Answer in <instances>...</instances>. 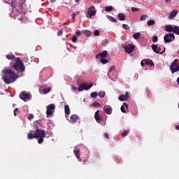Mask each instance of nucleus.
<instances>
[{"mask_svg":"<svg viewBox=\"0 0 179 179\" xmlns=\"http://www.w3.org/2000/svg\"><path fill=\"white\" fill-rule=\"evenodd\" d=\"M2 73H3L2 79L7 85L15 82L18 78V75L11 69H4L2 71Z\"/></svg>","mask_w":179,"mask_h":179,"instance_id":"f257e3e1","label":"nucleus"},{"mask_svg":"<svg viewBox=\"0 0 179 179\" xmlns=\"http://www.w3.org/2000/svg\"><path fill=\"white\" fill-rule=\"evenodd\" d=\"M46 133L44 130L36 129L35 131H30L27 134V138L31 140L33 138H38V143L42 144L44 141V138L45 137Z\"/></svg>","mask_w":179,"mask_h":179,"instance_id":"f03ea898","label":"nucleus"},{"mask_svg":"<svg viewBox=\"0 0 179 179\" xmlns=\"http://www.w3.org/2000/svg\"><path fill=\"white\" fill-rule=\"evenodd\" d=\"M17 72L24 73L25 71V66L20 57H16L15 63L11 66Z\"/></svg>","mask_w":179,"mask_h":179,"instance_id":"7ed1b4c3","label":"nucleus"},{"mask_svg":"<svg viewBox=\"0 0 179 179\" xmlns=\"http://www.w3.org/2000/svg\"><path fill=\"white\" fill-rule=\"evenodd\" d=\"M169 69L172 74H174L175 73L178 72L179 71V60L177 59H175L173 62L171 63V66H169Z\"/></svg>","mask_w":179,"mask_h":179,"instance_id":"20e7f679","label":"nucleus"},{"mask_svg":"<svg viewBox=\"0 0 179 179\" xmlns=\"http://www.w3.org/2000/svg\"><path fill=\"white\" fill-rule=\"evenodd\" d=\"M24 3H25V0H13L12 6L17 10H20V9H22Z\"/></svg>","mask_w":179,"mask_h":179,"instance_id":"39448f33","label":"nucleus"},{"mask_svg":"<svg viewBox=\"0 0 179 179\" xmlns=\"http://www.w3.org/2000/svg\"><path fill=\"white\" fill-rule=\"evenodd\" d=\"M172 38L175 39V34L173 33L166 34L165 36H164V41L166 43H171L173 41Z\"/></svg>","mask_w":179,"mask_h":179,"instance_id":"423d86ee","label":"nucleus"},{"mask_svg":"<svg viewBox=\"0 0 179 179\" xmlns=\"http://www.w3.org/2000/svg\"><path fill=\"white\" fill-rule=\"evenodd\" d=\"M123 48L127 54H131L134 50H135V45L132 44H127L123 47Z\"/></svg>","mask_w":179,"mask_h":179,"instance_id":"0eeeda50","label":"nucleus"},{"mask_svg":"<svg viewBox=\"0 0 179 179\" xmlns=\"http://www.w3.org/2000/svg\"><path fill=\"white\" fill-rule=\"evenodd\" d=\"M96 13V11L95 10V7L94 6H92L87 10V15H89V17L87 15V17H92V16H95Z\"/></svg>","mask_w":179,"mask_h":179,"instance_id":"6e6552de","label":"nucleus"},{"mask_svg":"<svg viewBox=\"0 0 179 179\" xmlns=\"http://www.w3.org/2000/svg\"><path fill=\"white\" fill-rule=\"evenodd\" d=\"M55 110V104L48 105V107H47V111H46L47 115H48V116L52 115H53V110Z\"/></svg>","mask_w":179,"mask_h":179,"instance_id":"1a4fd4ad","label":"nucleus"},{"mask_svg":"<svg viewBox=\"0 0 179 179\" xmlns=\"http://www.w3.org/2000/svg\"><path fill=\"white\" fill-rule=\"evenodd\" d=\"M19 96L20 99L24 101H27L30 99V95L24 92H21Z\"/></svg>","mask_w":179,"mask_h":179,"instance_id":"9d476101","label":"nucleus"},{"mask_svg":"<svg viewBox=\"0 0 179 179\" xmlns=\"http://www.w3.org/2000/svg\"><path fill=\"white\" fill-rule=\"evenodd\" d=\"M129 99V92H126L125 94H121L119 96V100L120 101H128Z\"/></svg>","mask_w":179,"mask_h":179,"instance_id":"9b49d317","label":"nucleus"},{"mask_svg":"<svg viewBox=\"0 0 179 179\" xmlns=\"http://www.w3.org/2000/svg\"><path fill=\"white\" fill-rule=\"evenodd\" d=\"M108 52L106 50L102 51L101 53L96 55V59H98L99 57L101 59H106L107 57Z\"/></svg>","mask_w":179,"mask_h":179,"instance_id":"f8f14e48","label":"nucleus"},{"mask_svg":"<svg viewBox=\"0 0 179 179\" xmlns=\"http://www.w3.org/2000/svg\"><path fill=\"white\" fill-rule=\"evenodd\" d=\"M151 48H152V50L155 53L160 54L162 48L160 47H157V44H152V45H151Z\"/></svg>","mask_w":179,"mask_h":179,"instance_id":"ddd939ff","label":"nucleus"},{"mask_svg":"<svg viewBox=\"0 0 179 179\" xmlns=\"http://www.w3.org/2000/svg\"><path fill=\"white\" fill-rule=\"evenodd\" d=\"M145 65L150 66V67H154L155 64L153 62L149 59H144Z\"/></svg>","mask_w":179,"mask_h":179,"instance_id":"4468645a","label":"nucleus"},{"mask_svg":"<svg viewBox=\"0 0 179 179\" xmlns=\"http://www.w3.org/2000/svg\"><path fill=\"white\" fill-rule=\"evenodd\" d=\"M78 120H80V118L77 115H72L71 116V122L73 124V123H76V122H78Z\"/></svg>","mask_w":179,"mask_h":179,"instance_id":"2eb2a0df","label":"nucleus"},{"mask_svg":"<svg viewBox=\"0 0 179 179\" xmlns=\"http://www.w3.org/2000/svg\"><path fill=\"white\" fill-rule=\"evenodd\" d=\"M51 89L50 87H48V88H45V89H42L40 88L39 89V92L40 93H43V94H46L48 93H49L50 92Z\"/></svg>","mask_w":179,"mask_h":179,"instance_id":"dca6fc26","label":"nucleus"},{"mask_svg":"<svg viewBox=\"0 0 179 179\" xmlns=\"http://www.w3.org/2000/svg\"><path fill=\"white\" fill-rule=\"evenodd\" d=\"M83 90H85V83L80 84L78 88V92H81Z\"/></svg>","mask_w":179,"mask_h":179,"instance_id":"f3484780","label":"nucleus"},{"mask_svg":"<svg viewBox=\"0 0 179 179\" xmlns=\"http://www.w3.org/2000/svg\"><path fill=\"white\" fill-rule=\"evenodd\" d=\"M94 117H95L96 122L100 123L101 118L99 115V110H97L96 112L95 113Z\"/></svg>","mask_w":179,"mask_h":179,"instance_id":"a211bd4d","label":"nucleus"},{"mask_svg":"<svg viewBox=\"0 0 179 179\" xmlns=\"http://www.w3.org/2000/svg\"><path fill=\"white\" fill-rule=\"evenodd\" d=\"M173 29H174V27H173V25L169 24V25H166V26H165V29H166V31H168V32H172V31H173Z\"/></svg>","mask_w":179,"mask_h":179,"instance_id":"6ab92c4d","label":"nucleus"},{"mask_svg":"<svg viewBox=\"0 0 179 179\" xmlns=\"http://www.w3.org/2000/svg\"><path fill=\"white\" fill-rule=\"evenodd\" d=\"M117 17L120 21L126 20V15L123 13H119Z\"/></svg>","mask_w":179,"mask_h":179,"instance_id":"aec40b11","label":"nucleus"},{"mask_svg":"<svg viewBox=\"0 0 179 179\" xmlns=\"http://www.w3.org/2000/svg\"><path fill=\"white\" fill-rule=\"evenodd\" d=\"M178 14V12L176 10H173L171 13L169 14V18L172 19L174 17L176 16V15Z\"/></svg>","mask_w":179,"mask_h":179,"instance_id":"412c9836","label":"nucleus"},{"mask_svg":"<svg viewBox=\"0 0 179 179\" xmlns=\"http://www.w3.org/2000/svg\"><path fill=\"white\" fill-rule=\"evenodd\" d=\"M64 112H65V114L66 115H69L71 112H70V108H69V105H65L64 106Z\"/></svg>","mask_w":179,"mask_h":179,"instance_id":"4be33fe9","label":"nucleus"},{"mask_svg":"<svg viewBox=\"0 0 179 179\" xmlns=\"http://www.w3.org/2000/svg\"><path fill=\"white\" fill-rule=\"evenodd\" d=\"M172 32L179 36V27L178 26H174Z\"/></svg>","mask_w":179,"mask_h":179,"instance_id":"5701e85b","label":"nucleus"},{"mask_svg":"<svg viewBox=\"0 0 179 179\" xmlns=\"http://www.w3.org/2000/svg\"><path fill=\"white\" fill-rule=\"evenodd\" d=\"M103 110L106 113L107 115H111V108L108 107H103Z\"/></svg>","mask_w":179,"mask_h":179,"instance_id":"b1692460","label":"nucleus"},{"mask_svg":"<svg viewBox=\"0 0 179 179\" xmlns=\"http://www.w3.org/2000/svg\"><path fill=\"white\" fill-rule=\"evenodd\" d=\"M15 58V57L13 54H7L6 55V59H7L12 60V59H14Z\"/></svg>","mask_w":179,"mask_h":179,"instance_id":"393cba45","label":"nucleus"},{"mask_svg":"<svg viewBox=\"0 0 179 179\" xmlns=\"http://www.w3.org/2000/svg\"><path fill=\"white\" fill-rule=\"evenodd\" d=\"M107 17L108 20L110 21L111 22H113V23L117 22V20H115V18H114L113 16L107 15Z\"/></svg>","mask_w":179,"mask_h":179,"instance_id":"a878e982","label":"nucleus"},{"mask_svg":"<svg viewBox=\"0 0 179 179\" xmlns=\"http://www.w3.org/2000/svg\"><path fill=\"white\" fill-rule=\"evenodd\" d=\"M97 95L100 97V98H104L106 96V92L104 91H100Z\"/></svg>","mask_w":179,"mask_h":179,"instance_id":"bb28decb","label":"nucleus"},{"mask_svg":"<svg viewBox=\"0 0 179 179\" xmlns=\"http://www.w3.org/2000/svg\"><path fill=\"white\" fill-rule=\"evenodd\" d=\"M83 33L85 34L87 37H90L92 36V31L89 30L83 31Z\"/></svg>","mask_w":179,"mask_h":179,"instance_id":"cd10ccee","label":"nucleus"},{"mask_svg":"<svg viewBox=\"0 0 179 179\" xmlns=\"http://www.w3.org/2000/svg\"><path fill=\"white\" fill-rule=\"evenodd\" d=\"M73 153L75 155V156L76 157L77 159H80V150H74Z\"/></svg>","mask_w":179,"mask_h":179,"instance_id":"c85d7f7f","label":"nucleus"},{"mask_svg":"<svg viewBox=\"0 0 179 179\" xmlns=\"http://www.w3.org/2000/svg\"><path fill=\"white\" fill-rule=\"evenodd\" d=\"M35 127L36 129H39V127H42L41 121L40 120L36 121L35 123Z\"/></svg>","mask_w":179,"mask_h":179,"instance_id":"c756f323","label":"nucleus"},{"mask_svg":"<svg viewBox=\"0 0 179 179\" xmlns=\"http://www.w3.org/2000/svg\"><path fill=\"white\" fill-rule=\"evenodd\" d=\"M134 39H138V38L141 37V34L140 32H136L133 36Z\"/></svg>","mask_w":179,"mask_h":179,"instance_id":"7c9ffc66","label":"nucleus"},{"mask_svg":"<svg viewBox=\"0 0 179 179\" xmlns=\"http://www.w3.org/2000/svg\"><path fill=\"white\" fill-rule=\"evenodd\" d=\"M155 23V21L154 20H149V21L147 22L148 26H152Z\"/></svg>","mask_w":179,"mask_h":179,"instance_id":"2f4dec72","label":"nucleus"},{"mask_svg":"<svg viewBox=\"0 0 179 179\" xmlns=\"http://www.w3.org/2000/svg\"><path fill=\"white\" fill-rule=\"evenodd\" d=\"M129 130H124L122 133V137H126L129 135Z\"/></svg>","mask_w":179,"mask_h":179,"instance_id":"473e14b6","label":"nucleus"},{"mask_svg":"<svg viewBox=\"0 0 179 179\" xmlns=\"http://www.w3.org/2000/svg\"><path fill=\"white\" fill-rule=\"evenodd\" d=\"M147 18H148V15H143L140 17V21H145Z\"/></svg>","mask_w":179,"mask_h":179,"instance_id":"72a5a7b5","label":"nucleus"},{"mask_svg":"<svg viewBox=\"0 0 179 179\" xmlns=\"http://www.w3.org/2000/svg\"><path fill=\"white\" fill-rule=\"evenodd\" d=\"M113 10V6H106L105 8V10L106 12H111Z\"/></svg>","mask_w":179,"mask_h":179,"instance_id":"f704fd0d","label":"nucleus"},{"mask_svg":"<svg viewBox=\"0 0 179 179\" xmlns=\"http://www.w3.org/2000/svg\"><path fill=\"white\" fill-rule=\"evenodd\" d=\"M100 62L102 64H106L108 62V60L105 58H102L101 59H100Z\"/></svg>","mask_w":179,"mask_h":179,"instance_id":"c9c22d12","label":"nucleus"},{"mask_svg":"<svg viewBox=\"0 0 179 179\" xmlns=\"http://www.w3.org/2000/svg\"><path fill=\"white\" fill-rule=\"evenodd\" d=\"M122 28L125 30H128L130 29V27L128 25V24H122Z\"/></svg>","mask_w":179,"mask_h":179,"instance_id":"e433bc0d","label":"nucleus"},{"mask_svg":"<svg viewBox=\"0 0 179 179\" xmlns=\"http://www.w3.org/2000/svg\"><path fill=\"white\" fill-rule=\"evenodd\" d=\"M92 86H93L92 83H90L87 86L85 85V90L87 91V90H90L92 87Z\"/></svg>","mask_w":179,"mask_h":179,"instance_id":"4c0bfd02","label":"nucleus"},{"mask_svg":"<svg viewBox=\"0 0 179 179\" xmlns=\"http://www.w3.org/2000/svg\"><path fill=\"white\" fill-rule=\"evenodd\" d=\"M97 95H98V93L96 92H92L90 94V96L92 97V98H96L97 96Z\"/></svg>","mask_w":179,"mask_h":179,"instance_id":"58836bf2","label":"nucleus"},{"mask_svg":"<svg viewBox=\"0 0 179 179\" xmlns=\"http://www.w3.org/2000/svg\"><path fill=\"white\" fill-rule=\"evenodd\" d=\"M157 41H159V39L157 38V36H152V42L156 43Z\"/></svg>","mask_w":179,"mask_h":179,"instance_id":"ea45409f","label":"nucleus"},{"mask_svg":"<svg viewBox=\"0 0 179 179\" xmlns=\"http://www.w3.org/2000/svg\"><path fill=\"white\" fill-rule=\"evenodd\" d=\"M72 41H73V43H77V41H78V38H77L76 36H73L72 37Z\"/></svg>","mask_w":179,"mask_h":179,"instance_id":"a19ab883","label":"nucleus"},{"mask_svg":"<svg viewBox=\"0 0 179 179\" xmlns=\"http://www.w3.org/2000/svg\"><path fill=\"white\" fill-rule=\"evenodd\" d=\"M115 66H110V68L109 69L108 72H109V73H111V72H113V71H115Z\"/></svg>","mask_w":179,"mask_h":179,"instance_id":"79ce46f5","label":"nucleus"},{"mask_svg":"<svg viewBox=\"0 0 179 179\" xmlns=\"http://www.w3.org/2000/svg\"><path fill=\"white\" fill-rule=\"evenodd\" d=\"M131 11L134 12V13H136V12L139 11V8H136L135 7H132L131 8Z\"/></svg>","mask_w":179,"mask_h":179,"instance_id":"37998d69","label":"nucleus"},{"mask_svg":"<svg viewBox=\"0 0 179 179\" xmlns=\"http://www.w3.org/2000/svg\"><path fill=\"white\" fill-rule=\"evenodd\" d=\"M82 32L80 31H76V37H80L81 36Z\"/></svg>","mask_w":179,"mask_h":179,"instance_id":"c03bdc74","label":"nucleus"},{"mask_svg":"<svg viewBox=\"0 0 179 179\" xmlns=\"http://www.w3.org/2000/svg\"><path fill=\"white\" fill-rule=\"evenodd\" d=\"M94 36H100V31H98V30L94 31Z\"/></svg>","mask_w":179,"mask_h":179,"instance_id":"a18cd8bd","label":"nucleus"},{"mask_svg":"<svg viewBox=\"0 0 179 179\" xmlns=\"http://www.w3.org/2000/svg\"><path fill=\"white\" fill-rule=\"evenodd\" d=\"M100 106L101 104L99 103L97 101H94V103H92V106L96 107V106Z\"/></svg>","mask_w":179,"mask_h":179,"instance_id":"49530a36","label":"nucleus"},{"mask_svg":"<svg viewBox=\"0 0 179 179\" xmlns=\"http://www.w3.org/2000/svg\"><path fill=\"white\" fill-rule=\"evenodd\" d=\"M121 111L123 113H126V109H125V108H124V106L122 105V106H121Z\"/></svg>","mask_w":179,"mask_h":179,"instance_id":"de8ad7c7","label":"nucleus"},{"mask_svg":"<svg viewBox=\"0 0 179 179\" xmlns=\"http://www.w3.org/2000/svg\"><path fill=\"white\" fill-rule=\"evenodd\" d=\"M103 136H105V138H106L107 139H109L110 138V136H109V134L108 132H106L104 134H103Z\"/></svg>","mask_w":179,"mask_h":179,"instance_id":"09e8293b","label":"nucleus"},{"mask_svg":"<svg viewBox=\"0 0 179 179\" xmlns=\"http://www.w3.org/2000/svg\"><path fill=\"white\" fill-rule=\"evenodd\" d=\"M62 34H63L62 31L59 30L57 31V36H62Z\"/></svg>","mask_w":179,"mask_h":179,"instance_id":"8fccbe9b","label":"nucleus"},{"mask_svg":"<svg viewBox=\"0 0 179 179\" xmlns=\"http://www.w3.org/2000/svg\"><path fill=\"white\" fill-rule=\"evenodd\" d=\"M34 115L33 114H31V115H29L28 120H31L32 119H34Z\"/></svg>","mask_w":179,"mask_h":179,"instance_id":"3c124183","label":"nucleus"},{"mask_svg":"<svg viewBox=\"0 0 179 179\" xmlns=\"http://www.w3.org/2000/svg\"><path fill=\"white\" fill-rule=\"evenodd\" d=\"M77 16V14L76 13H73L72 15H71V17L73 20H75V17H76Z\"/></svg>","mask_w":179,"mask_h":179,"instance_id":"603ef678","label":"nucleus"},{"mask_svg":"<svg viewBox=\"0 0 179 179\" xmlns=\"http://www.w3.org/2000/svg\"><path fill=\"white\" fill-rule=\"evenodd\" d=\"M122 106L126 108H128L129 107V105L126 102H124Z\"/></svg>","mask_w":179,"mask_h":179,"instance_id":"864d4df0","label":"nucleus"},{"mask_svg":"<svg viewBox=\"0 0 179 179\" xmlns=\"http://www.w3.org/2000/svg\"><path fill=\"white\" fill-rule=\"evenodd\" d=\"M19 111V109L18 108H15L14 109V115L16 117L17 114H16V112H18Z\"/></svg>","mask_w":179,"mask_h":179,"instance_id":"5fc2aeb1","label":"nucleus"},{"mask_svg":"<svg viewBox=\"0 0 179 179\" xmlns=\"http://www.w3.org/2000/svg\"><path fill=\"white\" fill-rule=\"evenodd\" d=\"M145 65V59H143V60L141 62V66L143 67Z\"/></svg>","mask_w":179,"mask_h":179,"instance_id":"6e6d98bb","label":"nucleus"},{"mask_svg":"<svg viewBox=\"0 0 179 179\" xmlns=\"http://www.w3.org/2000/svg\"><path fill=\"white\" fill-rule=\"evenodd\" d=\"M72 90L73 91V92H76L77 91V87H72Z\"/></svg>","mask_w":179,"mask_h":179,"instance_id":"4d7b16f0","label":"nucleus"},{"mask_svg":"<svg viewBox=\"0 0 179 179\" xmlns=\"http://www.w3.org/2000/svg\"><path fill=\"white\" fill-rule=\"evenodd\" d=\"M165 50H166V48H164V51H162V52H160L159 54H160V55H162V54L165 52Z\"/></svg>","mask_w":179,"mask_h":179,"instance_id":"13d9d810","label":"nucleus"},{"mask_svg":"<svg viewBox=\"0 0 179 179\" xmlns=\"http://www.w3.org/2000/svg\"><path fill=\"white\" fill-rule=\"evenodd\" d=\"M80 0H75V2L77 3H80Z\"/></svg>","mask_w":179,"mask_h":179,"instance_id":"bf43d9fd","label":"nucleus"},{"mask_svg":"<svg viewBox=\"0 0 179 179\" xmlns=\"http://www.w3.org/2000/svg\"><path fill=\"white\" fill-rule=\"evenodd\" d=\"M177 130H179V125H177L176 127H175Z\"/></svg>","mask_w":179,"mask_h":179,"instance_id":"052dcab7","label":"nucleus"},{"mask_svg":"<svg viewBox=\"0 0 179 179\" xmlns=\"http://www.w3.org/2000/svg\"><path fill=\"white\" fill-rule=\"evenodd\" d=\"M178 84L179 85V77L177 79Z\"/></svg>","mask_w":179,"mask_h":179,"instance_id":"680f3d73","label":"nucleus"},{"mask_svg":"<svg viewBox=\"0 0 179 179\" xmlns=\"http://www.w3.org/2000/svg\"><path fill=\"white\" fill-rule=\"evenodd\" d=\"M51 1H52V3H55V2L56 1V0H51Z\"/></svg>","mask_w":179,"mask_h":179,"instance_id":"e2e57ef3","label":"nucleus"},{"mask_svg":"<svg viewBox=\"0 0 179 179\" xmlns=\"http://www.w3.org/2000/svg\"><path fill=\"white\" fill-rule=\"evenodd\" d=\"M178 108H179V103H178Z\"/></svg>","mask_w":179,"mask_h":179,"instance_id":"0e129e2a","label":"nucleus"},{"mask_svg":"<svg viewBox=\"0 0 179 179\" xmlns=\"http://www.w3.org/2000/svg\"><path fill=\"white\" fill-rule=\"evenodd\" d=\"M169 0H166V1H168Z\"/></svg>","mask_w":179,"mask_h":179,"instance_id":"69168bd1","label":"nucleus"}]
</instances>
